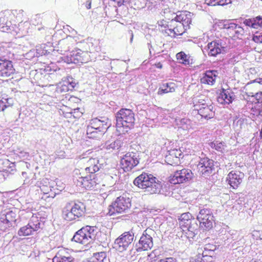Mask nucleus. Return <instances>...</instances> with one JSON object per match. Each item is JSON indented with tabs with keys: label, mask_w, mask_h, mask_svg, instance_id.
Masks as SVG:
<instances>
[{
	"label": "nucleus",
	"mask_w": 262,
	"mask_h": 262,
	"mask_svg": "<svg viewBox=\"0 0 262 262\" xmlns=\"http://www.w3.org/2000/svg\"><path fill=\"white\" fill-rule=\"evenodd\" d=\"M136 186L150 194L159 193L162 189L161 183L151 174L143 172L134 181Z\"/></svg>",
	"instance_id": "1"
},
{
	"label": "nucleus",
	"mask_w": 262,
	"mask_h": 262,
	"mask_svg": "<svg viewBox=\"0 0 262 262\" xmlns=\"http://www.w3.org/2000/svg\"><path fill=\"white\" fill-rule=\"evenodd\" d=\"M116 126L120 134L127 133L134 126L135 115L130 109L121 108L116 114Z\"/></svg>",
	"instance_id": "2"
},
{
	"label": "nucleus",
	"mask_w": 262,
	"mask_h": 262,
	"mask_svg": "<svg viewBox=\"0 0 262 262\" xmlns=\"http://www.w3.org/2000/svg\"><path fill=\"white\" fill-rule=\"evenodd\" d=\"M85 212L84 204L78 202L72 205L70 203L66 204L62 210V217L67 221H72L82 216Z\"/></svg>",
	"instance_id": "3"
},
{
	"label": "nucleus",
	"mask_w": 262,
	"mask_h": 262,
	"mask_svg": "<svg viewBox=\"0 0 262 262\" xmlns=\"http://www.w3.org/2000/svg\"><path fill=\"white\" fill-rule=\"evenodd\" d=\"M96 229L94 226H86L77 231L72 241L81 244H87L94 239Z\"/></svg>",
	"instance_id": "4"
},
{
	"label": "nucleus",
	"mask_w": 262,
	"mask_h": 262,
	"mask_svg": "<svg viewBox=\"0 0 262 262\" xmlns=\"http://www.w3.org/2000/svg\"><path fill=\"white\" fill-rule=\"evenodd\" d=\"M89 53L80 49L73 50L62 57L64 62L70 64H79L86 63L90 60Z\"/></svg>",
	"instance_id": "5"
},
{
	"label": "nucleus",
	"mask_w": 262,
	"mask_h": 262,
	"mask_svg": "<svg viewBox=\"0 0 262 262\" xmlns=\"http://www.w3.org/2000/svg\"><path fill=\"white\" fill-rule=\"evenodd\" d=\"M200 222V227L203 230H209L212 228L214 223V217L210 209L203 208L200 210L197 215Z\"/></svg>",
	"instance_id": "6"
},
{
	"label": "nucleus",
	"mask_w": 262,
	"mask_h": 262,
	"mask_svg": "<svg viewBox=\"0 0 262 262\" xmlns=\"http://www.w3.org/2000/svg\"><path fill=\"white\" fill-rule=\"evenodd\" d=\"M155 232L151 228H147L144 230L138 243L136 244V250L138 252L151 249L153 247L152 236Z\"/></svg>",
	"instance_id": "7"
},
{
	"label": "nucleus",
	"mask_w": 262,
	"mask_h": 262,
	"mask_svg": "<svg viewBox=\"0 0 262 262\" xmlns=\"http://www.w3.org/2000/svg\"><path fill=\"white\" fill-rule=\"evenodd\" d=\"M192 171L188 168H183L177 170L174 173L169 177V182L173 184L187 183L190 181L193 178Z\"/></svg>",
	"instance_id": "8"
},
{
	"label": "nucleus",
	"mask_w": 262,
	"mask_h": 262,
	"mask_svg": "<svg viewBox=\"0 0 262 262\" xmlns=\"http://www.w3.org/2000/svg\"><path fill=\"white\" fill-rule=\"evenodd\" d=\"M130 206V200L129 198L120 196L110 206L109 213L112 215L116 213L125 212Z\"/></svg>",
	"instance_id": "9"
},
{
	"label": "nucleus",
	"mask_w": 262,
	"mask_h": 262,
	"mask_svg": "<svg viewBox=\"0 0 262 262\" xmlns=\"http://www.w3.org/2000/svg\"><path fill=\"white\" fill-rule=\"evenodd\" d=\"M134 233L132 230L125 232L116 239L114 248L119 252H123L127 249L134 240Z\"/></svg>",
	"instance_id": "10"
},
{
	"label": "nucleus",
	"mask_w": 262,
	"mask_h": 262,
	"mask_svg": "<svg viewBox=\"0 0 262 262\" xmlns=\"http://www.w3.org/2000/svg\"><path fill=\"white\" fill-rule=\"evenodd\" d=\"M41 223L38 217L32 215L28 224L21 227L18 231L17 234L20 236H26L33 234L40 228Z\"/></svg>",
	"instance_id": "11"
},
{
	"label": "nucleus",
	"mask_w": 262,
	"mask_h": 262,
	"mask_svg": "<svg viewBox=\"0 0 262 262\" xmlns=\"http://www.w3.org/2000/svg\"><path fill=\"white\" fill-rule=\"evenodd\" d=\"M199 174L204 177L209 176L214 170V161L207 157L201 158L197 165Z\"/></svg>",
	"instance_id": "12"
},
{
	"label": "nucleus",
	"mask_w": 262,
	"mask_h": 262,
	"mask_svg": "<svg viewBox=\"0 0 262 262\" xmlns=\"http://www.w3.org/2000/svg\"><path fill=\"white\" fill-rule=\"evenodd\" d=\"M138 156L136 153L127 152L121 158L120 165L124 171H129L139 163Z\"/></svg>",
	"instance_id": "13"
},
{
	"label": "nucleus",
	"mask_w": 262,
	"mask_h": 262,
	"mask_svg": "<svg viewBox=\"0 0 262 262\" xmlns=\"http://www.w3.org/2000/svg\"><path fill=\"white\" fill-rule=\"evenodd\" d=\"M186 28L183 24L178 22L177 20H172L169 21L168 29H165V33L172 37H176L177 36L182 35Z\"/></svg>",
	"instance_id": "14"
},
{
	"label": "nucleus",
	"mask_w": 262,
	"mask_h": 262,
	"mask_svg": "<svg viewBox=\"0 0 262 262\" xmlns=\"http://www.w3.org/2000/svg\"><path fill=\"white\" fill-rule=\"evenodd\" d=\"M95 174H89L81 176L77 179V185L81 186L86 189H93L98 184Z\"/></svg>",
	"instance_id": "15"
},
{
	"label": "nucleus",
	"mask_w": 262,
	"mask_h": 262,
	"mask_svg": "<svg viewBox=\"0 0 262 262\" xmlns=\"http://www.w3.org/2000/svg\"><path fill=\"white\" fill-rule=\"evenodd\" d=\"M207 53L209 56H216L218 54L224 53L226 48L221 40H216L208 43Z\"/></svg>",
	"instance_id": "16"
},
{
	"label": "nucleus",
	"mask_w": 262,
	"mask_h": 262,
	"mask_svg": "<svg viewBox=\"0 0 262 262\" xmlns=\"http://www.w3.org/2000/svg\"><path fill=\"white\" fill-rule=\"evenodd\" d=\"M108 122V118L105 117H101V119L95 118L91 120L88 126L100 130V134H104L110 126Z\"/></svg>",
	"instance_id": "17"
},
{
	"label": "nucleus",
	"mask_w": 262,
	"mask_h": 262,
	"mask_svg": "<svg viewBox=\"0 0 262 262\" xmlns=\"http://www.w3.org/2000/svg\"><path fill=\"white\" fill-rule=\"evenodd\" d=\"M244 174L239 171H231L228 174L227 180L233 189L237 188L242 182Z\"/></svg>",
	"instance_id": "18"
},
{
	"label": "nucleus",
	"mask_w": 262,
	"mask_h": 262,
	"mask_svg": "<svg viewBox=\"0 0 262 262\" xmlns=\"http://www.w3.org/2000/svg\"><path fill=\"white\" fill-rule=\"evenodd\" d=\"M14 72L12 62L0 58V77H7Z\"/></svg>",
	"instance_id": "19"
},
{
	"label": "nucleus",
	"mask_w": 262,
	"mask_h": 262,
	"mask_svg": "<svg viewBox=\"0 0 262 262\" xmlns=\"http://www.w3.org/2000/svg\"><path fill=\"white\" fill-rule=\"evenodd\" d=\"M77 40L72 36L60 40L58 42L59 48L61 54L69 51L76 43Z\"/></svg>",
	"instance_id": "20"
},
{
	"label": "nucleus",
	"mask_w": 262,
	"mask_h": 262,
	"mask_svg": "<svg viewBox=\"0 0 262 262\" xmlns=\"http://www.w3.org/2000/svg\"><path fill=\"white\" fill-rule=\"evenodd\" d=\"M193 14L188 11L179 12L176 14L174 18L178 22L183 24L186 28L189 29L190 25L192 21Z\"/></svg>",
	"instance_id": "21"
},
{
	"label": "nucleus",
	"mask_w": 262,
	"mask_h": 262,
	"mask_svg": "<svg viewBox=\"0 0 262 262\" xmlns=\"http://www.w3.org/2000/svg\"><path fill=\"white\" fill-rule=\"evenodd\" d=\"M213 106L211 104L207 103H201L199 105V108H197L198 114L202 117L205 119L212 118L214 116V111Z\"/></svg>",
	"instance_id": "22"
},
{
	"label": "nucleus",
	"mask_w": 262,
	"mask_h": 262,
	"mask_svg": "<svg viewBox=\"0 0 262 262\" xmlns=\"http://www.w3.org/2000/svg\"><path fill=\"white\" fill-rule=\"evenodd\" d=\"M182 154L183 152L180 148L170 149L168 151V154L165 156V161L171 165L177 164L179 162V158Z\"/></svg>",
	"instance_id": "23"
},
{
	"label": "nucleus",
	"mask_w": 262,
	"mask_h": 262,
	"mask_svg": "<svg viewBox=\"0 0 262 262\" xmlns=\"http://www.w3.org/2000/svg\"><path fill=\"white\" fill-rule=\"evenodd\" d=\"M101 167L99 160L97 158H90L85 163L84 170L86 173L95 174Z\"/></svg>",
	"instance_id": "24"
},
{
	"label": "nucleus",
	"mask_w": 262,
	"mask_h": 262,
	"mask_svg": "<svg viewBox=\"0 0 262 262\" xmlns=\"http://www.w3.org/2000/svg\"><path fill=\"white\" fill-rule=\"evenodd\" d=\"M218 72L215 70H208L203 74L201 78V82L203 84H207L212 85L214 84Z\"/></svg>",
	"instance_id": "25"
},
{
	"label": "nucleus",
	"mask_w": 262,
	"mask_h": 262,
	"mask_svg": "<svg viewBox=\"0 0 262 262\" xmlns=\"http://www.w3.org/2000/svg\"><path fill=\"white\" fill-rule=\"evenodd\" d=\"M0 215L10 227L15 223L17 217L16 212L11 210H5L1 212Z\"/></svg>",
	"instance_id": "26"
},
{
	"label": "nucleus",
	"mask_w": 262,
	"mask_h": 262,
	"mask_svg": "<svg viewBox=\"0 0 262 262\" xmlns=\"http://www.w3.org/2000/svg\"><path fill=\"white\" fill-rule=\"evenodd\" d=\"M233 94L228 90H223L220 93L217 101L221 104H229L233 100Z\"/></svg>",
	"instance_id": "27"
},
{
	"label": "nucleus",
	"mask_w": 262,
	"mask_h": 262,
	"mask_svg": "<svg viewBox=\"0 0 262 262\" xmlns=\"http://www.w3.org/2000/svg\"><path fill=\"white\" fill-rule=\"evenodd\" d=\"M11 25V22L8 21L7 17L0 14V30L4 32H10L11 28H13Z\"/></svg>",
	"instance_id": "28"
},
{
	"label": "nucleus",
	"mask_w": 262,
	"mask_h": 262,
	"mask_svg": "<svg viewBox=\"0 0 262 262\" xmlns=\"http://www.w3.org/2000/svg\"><path fill=\"white\" fill-rule=\"evenodd\" d=\"M176 84L173 82L164 83L160 87L158 91V95H163V94L169 92H173L175 91Z\"/></svg>",
	"instance_id": "29"
},
{
	"label": "nucleus",
	"mask_w": 262,
	"mask_h": 262,
	"mask_svg": "<svg viewBox=\"0 0 262 262\" xmlns=\"http://www.w3.org/2000/svg\"><path fill=\"white\" fill-rule=\"evenodd\" d=\"M176 57L178 60L180 61V62L185 64L189 65L193 63V59L190 56L186 54L183 52H180L177 54Z\"/></svg>",
	"instance_id": "30"
},
{
	"label": "nucleus",
	"mask_w": 262,
	"mask_h": 262,
	"mask_svg": "<svg viewBox=\"0 0 262 262\" xmlns=\"http://www.w3.org/2000/svg\"><path fill=\"white\" fill-rule=\"evenodd\" d=\"M123 144L120 140H116L112 142H106L105 144V148L107 150L113 151L119 149Z\"/></svg>",
	"instance_id": "31"
},
{
	"label": "nucleus",
	"mask_w": 262,
	"mask_h": 262,
	"mask_svg": "<svg viewBox=\"0 0 262 262\" xmlns=\"http://www.w3.org/2000/svg\"><path fill=\"white\" fill-rule=\"evenodd\" d=\"M100 130H96L89 126L86 128V135L89 138H100L104 134H100Z\"/></svg>",
	"instance_id": "32"
},
{
	"label": "nucleus",
	"mask_w": 262,
	"mask_h": 262,
	"mask_svg": "<svg viewBox=\"0 0 262 262\" xmlns=\"http://www.w3.org/2000/svg\"><path fill=\"white\" fill-rule=\"evenodd\" d=\"M74 258L69 254L65 255L59 254L55 256L53 259V262H73Z\"/></svg>",
	"instance_id": "33"
},
{
	"label": "nucleus",
	"mask_w": 262,
	"mask_h": 262,
	"mask_svg": "<svg viewBox=\"0 0 262 262\" xmlns=\"http://www.w3.org/2000/svg\"><path fill=\"white\" fill-rule=\"evenodd\" d=\"M177 124L179 128H181L184 130H188L191 128V121L187 118H183L176 120Z\"/></svg>",
	"instance_id": "34"
},
{
	"label": "nucleus",
	"mask_w": 262,
	"mask_h": 262,
	"mask_svg": "<svg viewBox=\"0 0 262 262\" xmlns=\"http://www.w3.org/2000/svg\"><path fill=\"white\" fill-rule=\"evenodd\" d=\"M192 227L187 229L186 236L188 238H193L198 233V224L193 222Z\"/></svg>",
	"instance_id": "35"
},
{
	"label": "nucleus",
	"mask_w": 262,
	"mask_h": 262,
	"mask_svg": "<svg viewBox=\"0 0 262 262\" xmlns=\"http://www.w3.org/2000/svg\"><path fill=\"white\" fill-rule=\"evenodd\" d=\"M209 145L212 148L220 152H223L225 148L224 143L218 141L210 142Z\"/></svg>",
	"instance_id": "36"
},
{
	"label": "nucleus",
	"mask_w": 262,
	"mask_h": 262,
	"mask_svg": "<svg viewBox=\"0 0 262 262\" xmlns=\"http://www.w3.org/2000/svg\"><path fill=\"white\" fill-rule=\"evenodd\" d=\"M162 15L164 16L165 18L170 20V21L176 20L174 16H176V14L172 12L169 8L165 9L163 11Z\"/></svg>",
	"instance_id": "37"
},
{
	"label": "nucleus",
	"mask_w": 262,
	"mask_h": 262,
	"mask_svg": "<svg viewBox=\"0 0 262 262\" xmlns=\"http://www.w3.org/2000/svg\"><path fill=\"white\" fill-rule=\"evenodd\" d=\"M106 257V254L104 252L94 253L91 257L94 262H103Z\"/></svg>",
	"instance_id": "38"
},
{
	"label": "nucleus",
	"mask_w": 262,
	"mask_h": 262,
	"mask_svg": "<svg viewBox=\"0 0 262 262\" xmlns=\"http://www.w3.org/2000/svg\"><path fill=\"white\" fill-rule=\"evenodd\" d=\"M215 246L212 244H207L204 247V251L202 252V255L203 257L207 256V252H212L215 249Z\"/></svg>",
	"instance_id": "39"
},
{
	"label": "nucleus",
	"mask_w": 262,
	"mask_h": 262,
	"mask_svg": "<svg viewBox=\"0 0 262 262\" xmlns=\"http://www.w3.org/2000/svg\"><path fill=\"white\" fill-rule=\"evenodd\" d=\"M69 82L65 80L62 83H61L60 84V85H59L57 88L58 91L61 93H62L67 92L71 90V89H70V86L69 85Z\"/></svg>",
	"instance_id": "40"
},
{
	"label": "nucleus",
	"mask_w": 262,
	"mask_h": 262,
	"mask_svg": "<svg viewBox=\"0 0 262 262\" xmlns=\"http://www.w3.org/2000/svg\"><path fill=\"white\" fill-rule=\"evenodd\" d=\"M193 222H196L194 219L185 220V221H180L179 224L181 227L189 228L190 227H192V224Z\"/></svg>",
	"instance_id": "41"
},
{
	"label": "nucleus",
	"mask_w": 262,
	"mask_h": 262,
	"mask_svg": "<svg viewBox=\"0 0 262 262\" xmlns=\"http://www.w3.org/2000/svg\"><path fill=\"white\" fill-rule=\"evenodd\" d=\"M11 227L8 224L5 222V220L0 215V231H6L7 230Z\"/></svg>",
	"instance_id": "42"
},
{
	"label": "nucleus",
	"mask_w": 262,
	"mask_h": 262,
	"mask_svg": "<svg viewBox=\"0 0 262 262\" xmlns=\"http://www.w3.org/2000/svg\"><path fill=\"white\" fill-rule=\"evenodd\" d=\"M255 18L254 20L251 19H246L244 20V23L247 26H251L254 28H257V26H258L257 21H255Z\"/></svg>",
	"instance_id": "43"
},
{
	"label": "nucleus",
	"mask_w": 262,
	"mask_h": 262,
	"mask_svg": "<svg viewBox=\"0 0 262 262\" xmlns=\"http://www.w3.org/2000/svg\"><path fill=\"white\" fill-rule=\"evenodd\" d=\"M110 2L114 3L117 6L114 5L115 7H120L122 5H125L129 3V0H108Z\"/></svg>",
	"instance_id": "44"
},
{
	"label": "nucleus",
	"mask_w": 262,
	"mask_h": 262,
	"mask_svg": "<svg viewBox=\"0 0 262 262\" xmlns=\"http://www.w3.org/2000/svg\"><path fill=\"white\" fill-rule=\"evenodd\" d=\"M169 23V21L167 22L166 20L162 19L158 21V25L161 28L162 31H163L164 30L162 29V28L165 29H168Z\"/></svg>",
	"instance_id": "45"
},
{
	"label": "nucleus",
	"mask_w": 262,
	"mask_h": 262,
	"mask_svg": "<svg viewBox=\"0 0 262 262\" xmlns=\"http://www.w3.org/2000/svg\"><path fill=\"white\" fill-rule=\"evenodd\" d=\"M55 196L54 192H51L50 193H43V195L41 196V199H43L46 201H50L51 199H53Z\"/></svg>",
	"instance_id": "46"
},
{
	"label": "nucleus",
	"mask_w": 262,
	"mask_h": 262,
	"mask_svg": "<svg viewBox=\"0 0 262 262\" xmlns=\"http://www.w3.org/2000/svg\"><path fill=\"white\" fill-rule=\"evenodd\" d=\"M190 219H192L191 214L189 212H186L181 214L179 219V220L180 221H185V220Z\"/></svg>",
	"instance_id": "47"
},
{
	"label": "nucleus",
	"mask_w": 262,
	"mask_h": 262,
	"mask_svg": "<svg viewBox=\"0 0 262 262\" xmlns=\"http://www.w3.org/2000/svg\"><path fill=\"white\" fill-rule=\"evenodd\" d=\"M40 190L42 193H50L52 192L50 186L42 185L40 187Z\"/></svg>",
	"instance_id": "48"
},
{
	"label": "nucleus",
	"mask_w": 262,
	"mask_h": 262,
	"mask_svg": "<svg viewBox=\"0 0 262 262\" xmlns=\"http://www.w3.org/2000/svg\"><path fill=\"white\" fill-rule=\"evenodd\" d=\"M237 26L238 25H236V24L229 23L224 25V28L228 30H235V29H236Z\"/></svg>",
	"instance_id": "49"
},
{
	"label": "nucleus",
	"mask_w": 262,
	"mask_h": 262,
	"mask_svg": "<svg viewBox=\"0 0 262 262\" xmlns=\"http://www.w3.org/2000/svg\"><path fill=\"white\" fill-rule=\"evenodd\" d=\"M252 236L256 238V239H262V231L254 230L252 233Z\"/></svg>",
	"instance_id": "50"
},
{
	"label": "nucleus",
	"mask_w": 262,
	"mask_h": 262,
	"mask_svg": "<svg viewBox=\"0 0 262 262\" xmlns=\"http://www.w3.org/2000/svg\"><path fill=\"white\" fill-rule=\"evenodd\" d=\"M66 81L69 82V85L70 86V89H71V91L76 86V83L73 80V78L72 77H69Z\"/></svg>",
	"instance_id": "51"
},
{
	"label": "nucleus",
	"mask_w": 262,
	"mask_h": 262,
	"mask_svg": "<svg viewBox=\"0 0 262 262\" xmlns=\"http://www.w3.org/2000/svg\"><path fill=\"white\" fill-rule=\"evenodd\" d=\"M202 97H203V96H200L198 97V98H196L194 101L196 102V104L194 105L195 107H197V108H199V105L201 103H206L204 102L205 101L204 99L201 98Z\"/></svg>",
	"instance_id": "52"
},
{
	"label": "nucleus",
	"mask_w": 262,
	"mask_h": 262,
	"mask_svg": "<svg viewBox=\"0 0 262 262\" xmlns=\"http://www.w3.org/2000/svg\"><path fill=\"white\" fill-rule=\"evenodd\" d=\"M152 256V254L150 253L148 254L147 256L143 257L142 258H140L138 262H151L149 258Z\"/></svg>",
	"instance_id": "53"
},
{
	"label": "nucleus",
	"mask_w": 262,
	"mask_h": 262,
	"mask_svg": "<svg viewBox=\"0 0 262 262\" xmlns=\"http://www.w3.org/2000/svg\"><path fill=\"white\" fill-rule=\"evenodd\" d=\"M235 33L236 34H237V35H243L244 33V29L238 26L236 28V29H235Z\"/></svg>",
	"instance_id": "54"
},
{
	"label": "nucleus",
	"mask_w": 262,
	"mask_h": 262,
	"mask_svg": "<svg viewBox=\"0 0 262 262\" xmlns=\"http://www.w3.org/2000/svg\"><path fill=\"white\" fill-rule=\"evenodd\" d=\"M217 5L224 6L231 3V0H217Z\"/></svg>",
	"instance_id": "55"
},
{
	"label": "nucleus",
	"mask_w": 262,
	"mask_h": 262,
	"mask_svg": "<svg viewBox=\"0 0 262 262\" xmlns=\"http://www.w3.org/2000/svg\"><path fill=\"white\" fill-rule=\"evenodd\" d=\"M217 0H205V3L208 6H216Z\"/></svg>",
	"instance_id": "56"
},
{
	"label": "nucleus",
	"mask_w": 262,
	"mask_h": 262,
	"mask_svg": "<svg viewBox=\"0 0 262 262\" xmlns=\"http://www.w3.org/2000/svg\"><path fill=\"white\" fill-rule=\"evenodd\" d=\"M158 262H176V260L175 258L170 257L160 259Z\"/></svg>",
	"instance_id": "57"
},
{
	"label": "nucleus",
	"mask_w": 262,
	"mask_h": 262,
	"mask_svg": "<svg viewBox=\"0 0 262 262\" xmlns=\"http://www.w3.org/2000/svg\"><path fill=\"white\" fill-rule=\"evenodd\" d=\"M255 21H257V23L258 26H259L260 27H262V17L260 16H257L255 18Z\"/></svg>",
	"instance_id": "58"
},
{
	"label": "nucleus",
	"mask_w": 262,
	"mask_h": 262,
	"mask_svg": "<svg viewBox=\"0 0 262 262\" xmlns=\"http://www.w3.org/2000/svg\"><path fill=\"white\" fill-rule=\"evenodd\" d=\"M256 99L258 101H262V92H260L259 93H257L255 94Z\"/></svg>",
	"instance_id": "59"
},
{
	"label": "nucleus",
	"mask_w": 262,
	"mask_h": 262,
	"mask_svg": "<svg viewBox=\"0 0 262 262\" xmlns=\"http://www.w3.org/2000/svg\"><path fill=\"white\" fill-rule=\"evenodd\" d=\"M6 105L4 104V102H2L0 100V111H4Z\"/></svg>",
	"instance_id": "60"
},
{
	"label": "nucleus",
	"mask_w": 262,
	"mask_h": 262,
	"mask_svg": "<svg viewBox=\"0 0 262 262\" xmlns=\"http://www.w3.org/2000/svg\"><path fill=\"white\" fill-rule=\"evenodd\" d=\"M254 81L262 84V78L256 79Z\"/></svg>",
	"instance_id": "61"
},
{
	"label": "nucleus",
	"mask_w": 262,
	"mask_h": 262,
	"mask_svg": "<svg viewBox=\"0 0 262 262\" xmlns=\"http://www.w3.org/2000/svg\"><path fill=\"white\" fill-rule=\"evenodd\" d=\"M129 32L130 33V35H131L130 41V42H132L133 41V37H134V34H133V33L132 31H129Z\"/></svg>",
	"instance_id": "62"
},
{
	"label": "nucleus",
	"mask_w": 262,
	"mask_h": 262,
	"mask_svg": "<svg viewBox=\"0 0 262 262\" xmlns=\"http://www.w3.org/2000/svg\"><path fill=\"white\" fill-rule=\"evenodd\" d=\"M156 66L157 68L161 69L162 68V64L160 62H158V63L156 64Z\"/></svg>",
	"instance_id": "63"
},
{
	"label": "nucleus",
	"mask_w": 262,
	"mask_h": 262,
	"mask_svg": "<svg viewBox=\"0 0 262 262\" xmlns=\"http://www.w3.org/2000/svg\"><path fill=\"white\" fill-rule=\"evenodd\" d=\"M83 262H94V260L92 259V258H91L90 259H86L84 260Z\"/></svg>",
	"instance_id": "64"
}]
</instances>
